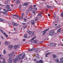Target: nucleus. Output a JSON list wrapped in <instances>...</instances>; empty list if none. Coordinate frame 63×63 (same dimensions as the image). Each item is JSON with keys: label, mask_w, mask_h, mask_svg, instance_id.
<instances>
[{"label": "nucleus", "mask_w": 63, "mask_h": 63, "mask_svg": "<svg viewBox=\"0 0 63 63\" xmlns=\"http://www.w3.org/2000/svg\"><path fill=\"white\" fill-rule=\"evenodd\" d=\"M22 55V54H20L16 56V58L13 59V61L14 63H16L17 61H19V60L21 59V58L20 57Z\"/></svg>", "instance_id": "1"}, {"label": "nucleus", "mask_w": 63, "mask_h": 63, "mask_svg": "<svg viewBox=\"0 0 63 63\" xmlns=\"http://www.w3.org/2000/svg\"><path fill=\"white\" fill-rule=\"evenodd\" d=\"M27 32L28 33H29V34H30V35H31V37H32V36L33 35H34V32H33L32 34V33H32V32L29 30Z\"/></svg>", "instance_id": "2"}, {"label": "nucleus", "mask_w": 63, "mask_h": 63, "mask_svg": "<svg viewBox=\"0 0 63 63\" xmlns=\"http://www.w3.org/2000/svg\"><path fill=\"white\" fill-rule=\"evenodd\" d=\"M49 29H46L44 31H43V32H44L43 33V35H45V34H46V33H47V32H46V31H48V30H49Z\"/></svg>", "instance_id": "3"}, {"label": "nucleus", "mask_w": 63, "mask_h": 63, "mask_svg": "<svg viewBox=\"0 0 63 63\" xmlns=\"http://www.w3.org/2000/svg\"><path fill=\"white\" fill-rule=\"evenodd\" d=\"M54 33V31H52L50 32L49 35L50 36H51V35H52Z\"/></svg>", "instance_id": "4"}, {"label": "nucleus", "mask_w": 63, "mask_h": 63, "mask_svg": "<svg viewBox=\"0 0 63 63\" xmlns=\"http://www.w3.org/2000/svg\"><path fill=\"white\" fill-rule=\"evenodd\" d=\"M5 8L6 9H7V10L8 11H12V9H11V8L10 7H5Z\"/></svg>", "instance_id": "5"}, {"label": "nucleus", "mask_w": 63, "mask_h": 63, "mask_svg": "<svg viewBox=\"0 0 63 63\" xmlns=\"http://www.w3.org/2000/svg\"><path fill=\"white\" fill-rule=\"evenodd\" d=\"M30 7L29 9V11H32L33 10V8H32V6H30Z\"/></svg>", "instance_id": "6"}, {"label": "nucleus", "mask_w": 63, "mask_h": 63, "mask_svg": "<svg viewBox=\"0 0 63 63\" xmlns=\"http://www.w3.org/2000/svg\"><path fill=\"white\" fill-rule=\"evenodd\" d=\"M12 63V58H9V63Z\"/></svg>", "instance_id": "7"}, {"label": "nucleus", "mask_w": 63, "mask_h": 63, "mask_svg": "<svg viewBox=\"0 0 63 63\" xmlns=\"http://www.w3.org/2000/svg\"><path fill=\"white\" fill-rule=\"evenodd\" d=\"M5 44L6 45H9L10 44V42L8 41H6L5 42Z\"/></svg>", "instance_id": "8"}, {"label": "nucleus", "mask_w": 63, "mask_h": 63, "mask_svg": "<svg viewBox=\"0 0 63 63\" xmlns=\"http://www.w3.org/2000/svg\"><path fill=\"white\" fill-rule=\"evenodd\" d=\"M29 4V3L27 2V3H25L23 5V6H26V5H28Z\"/></svg>", "instance_id": "9"}, {"label": "nucleus", "mask_w": 63, "mask_h": 63, "mask_svg": "<svg viewBox=\"0 0 63 63\" xmlns=\"http://www.w3.org/2000/svg\"><path fill=\"white\" fill-rule=\"evenodd\" d=\"M42 14V12H41L38 14L37 16H38V15L39 16H41V17H42V15H41Z\"/></svg>", "instance_id": "10"}, {"label": "nucleus", "mask_w": 63, "mask_h": 63, "mask_svg": "<svg viewBox=\"0 0 63 63\" xmlns=\"http://www.w3.org/2000/svg\"><path fill=\"white\" fill-rule=\"evenodd\" d=\"M13 47V45H10L9 46V47L10 49H11Z\"/></svg>", "instance_id": "11"}, {"label": "nucleus", "mask_w": 63, "mask_h": 63, "mask_svg": "<svg viewBox=\"0 0 63 63\" xmlns=\"http://www.w3.org/2000/svg\"><path fill=\"white\" fill-rule=\"evenodd\" d=\"M55 61L56 62H58L59 63H60V62L59 61V60L58 59H56L55 60Z\"/></svg>", "instance_id": "12"}, {"label": "nucleus", "mask_w": 63, "mask_h": 63, "mask_svg": "<svg viewBox=\"0 0 63 63\" xmlns=\"http://www.w3.org/2000/svg\"><path fill=\"white\" fill-rule=\"evenodd\" d=\"M13 24V25H15V26H17L18 25V24L16 23H15L14 22H12Z\"/></svg>", "instance_id": "13"}, {"label": "nucleus", "mask_w": 63, "mask_h": 63, "mask_svg": "<svg viewBox=\"0 0 63 63\" xmlns=\"http://www.w3.org/2000/svg\"><path fill=\"white\" fill-rule=\"evenodd\" d=\"M34 50H35V49H34V48H33L32 49H29V51H31Z\"/></svg>", "instance_id": "14"}, {"label": "nucleus", "mask_w": 63, "mask_h": 63, "mask_svg": "<svg viewBox=\"0 0 63 63\" xmlns=\"http://www.w3.org/2000/svg\"><path fill=\"white\" fill-rule=\"evenodd\" d=\"M31 23H32V24L34 25V20H32L31 21Z\"/></svg>", "instance_id": "15"}, {"label": "nucleus", "mask_w": 63, "mask_h": 63, "mask_svg": "<svg viewBox=\"0 0 63 63\" xmlns=\"http://www.w3.org/2000/svg\"><path fill=\"white\" fill-rule=\"evenodd\" d=\"M14 54V52L12 53L11 54H9V57H11V56H12L13 55V54Z\"/></svg>", "instance_id": "16"}, {"label": "nucleus", "mask_w": 63, "mask_h": 63, "mask_svg": "<svg viewBox=\"0 0 63 63\" xmlns=\"http://www.w3.org/2000/svg\"><path fill=\"white\" fill-rule=\"evenodd\" d=\"M25 56V54H23V56H22V57L21 58V59H23V58H24V57Z\"/></svg>", "instance_id": "17"}, {"label": "nucleus", "mask_w": 63, "mask_h": 63, "mask_svg": "<svg viewBox=\"0 0 63 63\" xmlns=\"http://www.w3.org/2000/svg\"><path fill=\"white\" fill-rule=\"evenodd\" d=\"M47 8H49V9L50 8H51V6H50L49 5H47Z\"/></svg>", "instance_id": "18"}, {"label": "nucleus", "mask_w": 63, "mask_h": 63, "mask_svg": "<svg viewBox=\"0 0 63 63\" xmlns=\"http://www.w3.org/2000/svg\"><path fill=\"white\" fill-rule=\"evenodd\" d=\"M3 53L4 54H5V53H6V51L5 49L3 50Z\"/></svg>", "instance_id": "19"}, {"label": "nucleus", "mask_w": 63, "mask_h": 63, "mask_svg": "<svg viewBox=\"0 0 63 63\" xmlns=\"http://www.w3.org/2000/svg\"><path fill=\"white\" fill-rule=\"evenodd\" d=\"M61 29H59L57 31V32H59L61 31Z\"/></svg>", "instance_id": "20"}, {"label": "nucleus", "mask_w": 63, "mask_h": 63, "mask_svg": "<svg viewBox=\"0 0 63 63\" xmlns=\"http://www.w3.org/2000/svg\"><path fill=\"white\" fill-rule=\"evenodd\" d=\"M17 45H15L14 46V48L15 49H16V48H17Z\"/></svg>", "instance_id": "21"}, {"label": "nucleus", "mask_w": 63, "mask_h": 63, "mask_svg": "<svg viewBox=\"0 0 63 63\" xmlns=\"http://www.w3.org/2000/svg\"><path fill=\"white\" fill-rule=\"evenodd\" d=\"M16 3H17V4H19L20 3V1H19L17 0L16 1Z\"/></svg>", "instance_id": "22"}, {"label": "nucleus", "mask_w": 63, "mask_h": 63, "mask_svg": "<svg viewBox=\"0 0 63 63\" xmlns=\"http://www.w3.org/2000/svg\"><path fill=\"white\" fill-rule=\"evenodd\" d=\"M63 57L62 58H61L60 59V61L61 62H63Z\"/></svg>", "instance_id": "23"}, {"label": "nucleus", "mask_w": 63, "mask_h": 63, "mask_svg": "<svg viewBox=\"0 0 63 63\" xmlns=\"http://www.w3.org/2000/svg\"><path fill=\"white\" fill-rule=\"evenodd\" d=\"M3 21V19L2 18H1L0 19V22H1V21Z\"/></svg>", "instance_id": "24"}, {"label": "nucleus", "mask_w": 63, "mask_h": 63, "mask_svg": "<svg viewBox=\"0 0 63 63\" xmlns=\"http://www.w3.org/2000/svg\"><path fill=\"white\" fill-rule=\"evenodd\" d=\"M33 42L34 43H38V41H36L35 40H33Z\"/></svg>", "instance_id": "25"}, {"label": "nucleus", "mask_w": 63, "mask_h": 63, "mask_svg": "<svg viewBox=\"0 0 63 63\" xmlns=\"http://www.w3.org/2000/svg\"><path fill=\"white\" fill-rule=\"evenodd\" d=\"M53 57H54V58H56V56L55 55H53Z\"/></svg>", "instance_id": "26"}, {"label": "nucleus", "mask_w": 63, "mask_h": 63, "mask_svg": "<svg viewBox=\"0 0 63 63\" xmlns=\"http://www.w3.org/2000/svg\"><path fill=\"white\" fill-rule=\"evenodd\" d=\"M27 37V34H25V38H26Z\"/></svg>", "instance_id": "27"}, {"label": "nucleus", "mask_w": 63, "mask_h": 63, "mask_svg": "<svg viewBox=\"0 0 63 63\" xmlns=\"http://www.w3.org/2000/svg\"><path fill=\"white\" fill-rule=\"evenodd\" d=\"M6 6L7 7H8V8H9V7H10V6L9 5H6Z\"/></svg>", "instance_id": "28"}, {"label": "nucleus", "mask_w": 63, "mask_h": 63, "mask_svg": "<svg viewBox=\"0 0 63 63\" xmlns=\"http://www.w3.org/2000/svg\"><path fill=\"white\" fill-rule=\"evenodd\" d=\"M3 11L5 12H8V11L7 10H6V9H4L3 10Z\"/></svg>", "instance_id": "29"}, {"label": "nucleus", "mask_w": 63, "mask_h": 63, "mask_svg": "<svg viewBox=\"0 0 63 63\" xmlns=\"http://www.w3.org/2000/svg\"><path fill=\"white\" fill-rule=\"evenodd\" d=\"M3 63H5V60L4 59H3Z\"/></svg>", "instance_id": "30"}, {"label": "nucleus", "mask_w": 63, "mask_h": 63, "mask_svg": "<svg viewBox=\"0 0 63 63\" xmlns=\"http://www.w3.org/2000/svg\"><path fill=\"white\" fill-rule=\"evenodd\" d=\"M50 45H51V46H53V44L52 43H50Z\"/></svg>", "instance_id": "31"}, {"label": "nucleus", "mask_w": 63, "mask_h": 63, "mask_svg": "<svg viewBox=\"0 0 63 63\" xmlns=\"http://www.w3.org/2000/svg\"><path fill=\"white\" fill-rule=\"evenodd\" d=\"M35 38H36L35 36H34V37H33V38H32L31 39V40H34V39H35Z\"/></svg>", "instance_id": "32"}, {"label": "nucleus", "mask_w": 63, "mask_h": 63, "mask_svg": "<svg viewBox=\"0 0 63 63\" xmlns=\"http://www.w3.org/2000/svg\"><path fill=\"white\" fill-rule=\"evenodd\" d=\"M8 3V1H6L5 2V4H7Z\"/></svg>", "instance_id": "33"}, {"label": "nucleus", "mask_w": 63, "mask_h": 63, "mask_svg": "<svg viewBox=\"0 0 63 63\" xmlns=\"http://www.w3.org/2000/svg\"><path fill=\"white\" fill-rule=\"evenodd\" d=\"M47 55H48L47 54V53L46 54H45V57H47Z\"/></svg>", "instance_id": "34"}, {"label": "nucleus", "mask_w": 63, "mask_h": 63, "mask_svg": "<svg viewBox=\"0 0 63 63\" xmlns=\"http://www.w3.org/2000/svg\"><path fill=\"white\" fill-rule=\"evenodd\" d=\"M22 17H20L19 18V19H23V17H22Z\"/></svg>", "instance_id": "35"}, {"label": "nucleus", "mask_w": 63, "mask_h": 63, "mask_svg": "<svg viewBox=\"0 0 63 63\" xmlns=\"http://www.w3.org/2000/svg\"><path fill=\"white\" fill-rule=\"evenodd\" d=\"M5 36L6 37H8V35H7V34H5Z\"/></svg>", "instance_id": "36"}, {"label": "nucleus", "mask_w": 63, "mask_h": 63, "mask_svg": "<svg viewBox=\"0 0 63 63\" xmlns=\"http://www.w3.org/2000/svg\"><path fill=\"white\" fill-rule=\"evenodd\" d=\"M61 16H63V13H61Z\"/></svg>", "instance_id": "37"}, {"label": "nucleus", "mask_w": 63, "mask_h": 63, "mask_svg": "<svg viewBox=\"0 0 63 63\" xmlns=\"http://www.w3.org/2000/svg\"><path fill=\"white\" fill-rule=\"evenodd\" d=\"M22 25H26V23H22Z\"/></svg>", "instance_id": "38"}, {"label": "nucleus", "mask_w": 63, "mask_h": 63, "mask_svg": "<svg viewBox=\"0 0 63 63\" xmlns=\"http://www.w3.org/2000/svg\"><path fill=\"white\" fill-rule=\"evenodd\" d=\"M0 31L1 32H2V33H3V32H4V31L2 30H0Z\"/></svg>", "instance_id": "39"}, {"label": "nucleus", "mask_w": 63, "mask_h": 63, "mask_svg": "<svg viewBox=\"0 0 63 63\" xmlns=\"http://www.w3.org/2000/svg\"><path fill=\"white\" fill-rule=\"evenodd\" d=\"M5 15H8V13L7 12H5Z\"/></svg>", "instance_id": "40"}, {"label": "nucleus", "mask_w": 63, "mask_h": 63, "mask_svg": "<svg viewBox=\"0 0 63 63\" xmlns=\"http://www.w3.org/2000/svg\"><path fill=\"white\" fill-rule=\"evenodd\" d=\"M47 54L48 55V54H50V52H49L48 53H47Z\"/></svg>", "instance_id": "41"}, {"label": "nucleus", "mask_w": 63, "mask_h": 63, "mask_svg": "<svg viewBox=\"0 0 63 63\" xmlns=\"http://www.w3.org/2000/svg\"><path fill=\"white\" fill-rule=\"evenodd\" d=\"M22 16L23 17L24 16V14L22 13Z\"/></svg>", "instance_id": "42"}, {"label": "nucleus", "mask_w": 63, "mask_h": 63, "mask_svg": "<svg viewBox=\"0 0 63 63\" xmlns=\"http://www.w3.org/2000/svg\"><path fill=\"white\" fill-rule=\"evenodd\" d=\"M43 43V41H42L41 42H40L39 43V44H41V43Z\"/></svg>", "instance_id": "43"}, {"label": "nucleus", "mask_w": 63, "mask_h": 63, "mask_svg": "<svg viewBox=\"0 0 63 63\" xmlns=\"http://www.w3.org/2000/svg\"><path fill=\"white\" fill-rule=\"evenodd\" d=\"M34 9H35V10H37V8L35 7H34Z\"/></svg>", "instance_id": "44"}, {"label": "nucleus", "mask_w": 63, "mask_h": 63, "mask_svg": "<svg viewBox=\"0 0 63 63\" xmlns=\"http://www.w3.org/2000/svg\"><path fill=\"white\" fill-rule=\"evenodd\" d=\"M33 13H34V14H35V10H33L32 11Z\"/></svg>", "instance_id": "45"}, {"label": "nucleus", "mask_w": 63, "mask_h": 63, "mask_svg": "<svg viewBox=\"0 0 63 63\" xmlns=\"http://www.w3.org/2000/svg\"><path fill=\"white\" fill-rule=\"evenodd\" d=\"M54 47H55L56 46V43H54Z\"/></svg>", "instance_id": "46"}, {"label": "nucleus", "mask_w": 63, "mask_h": 63, "mask_svg": "<svg viewBox=\"0 0 63 63\" xmlns=\"http://www.w3.org/2000/svg\"><path fill=\"white\" fill-rule=\"evenodd\" d=\"M23 27H24V28H26V26H23Z\"/></svg>", "instance_id": "47"}, {"label": "nucleus", "mask_w": 63, "mask_h": 63, "mask_svg": "<svg viewBox=\"0 0 63 63\" xmlns=\"http://www.w3.org/2000/svg\"><path fill=\"white\" fill-rule=\"evenodd\" d=\"M36 58L38 59H39V57H38V56H37Z\"/></svg>", "instance_id": "48"}, {"label": "nucleus", "mask_w": 63, "mask_h": 63, "mask_svg": "<svg viewBox=\"0 0 63 63\" xmlns=\"http://www.w3.org/2000/svg\"><path fill=\"white\" fill-rule=\"evenodd\" d=\"M19 9H21V6L20 5L19 6Z\"/></svg>", "instance_id": "49"}, {"label": "nucleus", "mask_w": 63, "mask_h": 63, "mask_svg": "<svg viewBox=\"0 0 63 63\" xmlns=\"http://www.w3.org/2000/svg\"><path fill=\"white\" fill-rule=\"evenodd\" d=\"M16 16H17V17H19V16L18 15H16Z\"/></svg>", "instance_id": "50"}, {"label": "nucleus", "mask_w": 63, "mask_h": 63, "mask_svg": "<svg viewBox=\"0 0 63 63\" xmlns=\"http://www.w3.org/2000/svg\"><path fill=\"white\" fill-rule=\"evenodd\" d=\"M38 20V19H35V21H37Z\"/></svg>", "instance_id": "51"}, {"label": "nucleus", "mask_w": 63, "mask_h": 63, "mask_svg": "<svg viewBox=\"0 0 63 63\" xmlns=\"http://www.w3.org/2000/svg\"><path fill=\"white\" fill-rule=\"evenodd\" d=\"M34 61L35 62L36 61V60L35 59H34Z\"/></svg>", "instance_id": "52"}, {"label": "nucleus", "mask_w": 63, "mask_h": 63, "mask_svg": "<svg viewBox=\"0 0 63 63\" xmlns=\"http://www.w3.org/2000/svg\"><path fill=\"white\" fill-rule=\"evenodd\" d=\"M0 6H5V5H2V4H0Z\"/></svg>", "instance_id": "53"}, {"label": "nucleus", "mask_w": 63, "mask_h": 63, "mask_svg": "<svg viewBox=\"0 0 63 63\" xmlns=\"http://www.w3.org/2000/svg\"><path fill=\"white\" fill-rule=\"evenodd\" d=\"M35 51L36 52H38V50H36Z\"/></svg>", "instance_id": "54"}, {"label": "nucleus", "mask_w": 63, "mask_h": 63, "mask_svg": "<svg viewBox=\"0 0 63 63\" xmlns=\"http://www.w3.org/2000/svg\"><path fill=\"white\" fill-rule=\"evenodd\" d=\"M48 16H50V14H49L48 15Z\"/></svg>", "instance_id": "55"}, {"label": "nucleus", "mask_w": 63, "mask_h": 63, "mask_svg": "<svg viewBox=\"0 0 63 63\" xmlns=\"http://www.w3.org/2000/svg\"><path fill=\"white\" fill-rule=\"evenodd\" d=\"M23 41H25V39H23Z\"/></svg>", "instance_id": "56"}, {"label": "nucleus", "mask_w": 63, "mask_h": 63, "mask_svg": "<svg viewBox=\"0 0 63 63\" xmlns=\"http://www.w3.org/2000/svg\"><path fill=\"white\" fill-rule=\"evenodd\" d=\"M26 20V18H24V21H25V20Z\"/></svg>", "instance_id": "57"}, {"label": "nucleus", "mask_w": 63, "mask_h": 63, "mask_svg": "<svg viewBox=\"0 0 63 63\" xmlns=\"http://www.w3.org/2000/svg\"><path fill=\"white\" fill-rule=\"evenodd\" d=\"M13 16H16V15H13Z\"/></svg>", "instance_id": "58"}, {"label": "nucleus", "mask_w": 63, "mask_h": 63, "mask_svg": "<svg viewBox=\"0 0 63 63\" xmlns=\"http://www.w3.org/2000/svg\"><path fill=\"white\" fill-rule=\"evenodd\" d=\"M14 30H15V31H16V29L15 28H14Z\"/></svg>", "instance_id": "59"}, {"label": "nucleus", "mask_w": 63, "mask_h": 63, "mask_svg": "<svg viewBox=\"0 0 63 63\" xmlns=\"http://www.w3.org/2000/svg\"><path fill=\"white\" fill-rule=\"evenodd\" d=\"M11 7H13V4H11Z\"/></svg>", "instance_id": "60"}, {"label": "nucleus", "mask_w": 63, "mask_h": 63, "mask_svg": "<svg viewBox=\"0 0 63 63\" xmlns=\"http://www.w3.org/2000/svg\"><path fill=\"white\" fill-rule=\"evenodd\" d=\"M1 9H2V8H0V11H1Z\"/></svg>", "instance_id": "61"}, {"label": "nucleus", "mask_w": 63, "mask_h": 63, "mask_svg": "<svg viewBox=\"0 0 63 63\" xmlns=\"http://www.w3.org/2000/svg\"><path fill=\"white\" fill-rule=\"evenodd\" d=\"M55 26H56V25H57V24H55Z\"/></svg>", "instance_id": "62"}, {"label": "nucleus", "mask_w": 63, "mask_h": 63, "mask_svg": "<svg viewBox=\"0 0 63 63\" xmlns=\"http://www.w3.org/2000/svg\"><path fill=\"white\" fill-rule=\"evenodd\" d=\"M3 34L5 35V34H6V33L5 32H4L3 33Z\"/></svg>", "instance_id": "63"}, {"label": "nucleus", "mask_w": 63, "mask_h": 63, "mask_svg": "<svg viewBox=\"0 0 63 63\" xmlns=\"http://www.w3.org/2000/svg\"><path fill=\"white\" fill-rule=\"evenodd\" d=\"M0 63H2V62L0 61Z\"/></svg>", "instance_id": "64"}]
</instances>
